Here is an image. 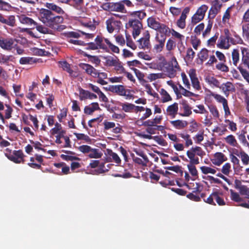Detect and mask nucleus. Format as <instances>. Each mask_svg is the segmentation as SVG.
<instances>
[{"label":"nucleus","instance_id":"obj_11","mask_svg":"<svg viewBox=\"0 0 249 249\" xmlns=\"http://www.w3.org/2000/svg\"><path fill=\"white\" fill-rule=\"evenodd\" d=\"M79 67L82 70H84L87 74L96 78L98 75V71L92 66L87 63H80Z\"/></svg>","mask_w":249,"mask_h":249},{"label":"nucleus","instance_id":"obj_2","mask_svg":"<svg viewBox=\"0 0 249 249\" xmlns=\"http://www.w3.org/2000/svg\"><path fill=\"white\" fill-rule=\"evenodd\" d=\"M242 58L237 68L244 79L249 84V49L241 47Z\"/></svg>","mask_w":249,"mask_h":249},{"label":"nucleus","instance_id":"obj_7","mask_svg":"<svg viewBox=\"0 0 249 249\" xmlns=\"http://www.w3.org/2000/svg\"><path fill=\"white\" fill-rule=\"evenodd\" d=\"M150 35L148 31H145L143 37L138 40V46L140 49L148 50L150 49L151 45L150 41Z\"/></svg>","mask_w":249,"mask_h":249},{"label":"nucleus","instance_id":"obj_37","mask_svg":"<svg viewBox=\"0 0 249 249\" xmlns=\"http://www.w3.org/2000/svg\"><path fill=\"white\" fill-rule=\"evenodd\" d=\"M160 95H161L162 103H166L172 100L170 95L164 89H160Z\"/></svg>","mask_w":249,"mask_h":249},{"label":"nucleus","instance_id":"obj_21","mask_svg":"<svg viewBox=\"0 0 249 249\" xmlns=\"http://www.w3.org/2000/svg\"><path fill=\"white\" fill-rule=\"evenodd\" d=\"M216 46L217 48L221 49H228L231 44L228 43L227 38L224 37V36H221L218 40Z\"/></svg>","mask_w":249,"mask_h":249},{"label":"nucleus","instance_id":"obj_59","mask_svg":"<svg viewBox=\"0 0 249 249\" xmlns=\"http://www.w3.org/2000/svg\"><path fill=\"white\" fill-rule=\"evenodd\" d=\"M212 7L217 11L218 12L220 11L222 4L220 3L219 0H214L212 2Z\"/></svg>","mask_w":249,"mask_h":249},{"label":"nucleus","instance_id":"obj_1","mask_svg":"<svg viewBox=\"0 0 249 249\" xmlns=\"http://www.w3.org/2000/svg\"><path fill=\"white\" fill-rule=\"evenodd\" d=\"M38 18L47 26L58 31H61L66 27L65 25L61 24L64 21L63 17L55 16L48 9L41 8L38 13Z\"/></svg>","mask_w":249,"mask_h":249},{"label":"nucleus","instance_id":"obj_18","mask_svg":"<svg viewBox=\"0 0 249 249\" xmlns=\"http://www.w3.org/2000/svg\"><path fill=\"white\" fill-rule=\"evenodd\" d=\"M159 33H157L155 37L156 40L158 42V44L155 45L154 47V50H156V52H160L162 51L164 46L165 41L166 40V37L164 36L161 35V39L159 38Z\"/></svg>","mask_w":249,"mask_h":249},{"label":"nucleus","instance_id":"obj_56","mask_svg":"<svg viewBox=\"0 0 249 249\" xmlns=\"http://www.w3.org/2000/svg\"><path fill=\"white\" fill-rule=\"evenodd\" d=\"M61 131H64V130L62 129L61 124H59L58 123H56L55 124V127L51 130V133L52 135H54L58 133Z\"/></svg>","mask_w":249,"mask_h":249},{"label":"nucleus","instance_id":"obj_35","mask_svg":"<svg viewBox=\"0 0 249 249\" xmlns=\"http://www.w3.org/2000/svg\"><path fill=\"white\" fill-rule=\"evenodd\" d=\"M231 57L234 66H237L240 59L239 51L238 49H234L231 52Z\"/></svg>","mask_w":249,"mask_h":249},{"label":"nucleus","instance_id":"obj_38","mask_svg":"<svg viewBox=\"0 0 249 249\" xmlns=\"http://www.w3.org/2000/svg\"><path fill=\"white\" fill-rule=\"evenodd\" d=\"M119 105L122 106V110L125 112H131L135 107L134 105L128 103H120Z\"/></svg>","mask_w":249,"mask_h":249},{"label":"nucleus","instance_id":"obj_50","mask_svg":"<svg viewBox=\"0 0 249 249\" xmlns=\"http://www.w3.org/2000/svg\"><path fill=\"white\" fill-rule=\"evenodd\" d=\"M200 169L203 174L207 175L208 174H215L216 170L211 167L203 166L200 167Z\"/></svg>","mask_w":249,"mask_h":249},{"label":"nucleus","instance_id":"obj_42","mask_svg":"<svg viewBox=\"0 0 249 249\" xmlns=\"http://www.w3.org/2000/svg\"><path fill=\"white\" fill-rule=\"evenodd\" d=\"M230 192L231 193V198L232 201L236 202H240L243 200V199L238 193L234 192L232 189H230Z\"/></svg>","mask_w":249,"mask_h":249},{"label":"nucleus","instance_id":"obj_3","mask_svg":"<svg viewBox=\"0 0 249 249\" xmlns=\"http://www.w3.org/2000/svg\"><path fill=\"white\" fill-rule=\"evenodd\" d=\"M11 151V150L9 148L5 149V155L9 160L16 163L24 162V158L25 155L21 150H14L12 154Z\"/></svg>","mask_w":249,"mask_h":249},{"label":"nucleus","instance_id":"obj_16","mask_svg":"<svg viewBox=\"0 0 249 249\" xmlns=\"http://www.w3.org/2000/svg\"><path fill=\"white\" fill-rule=\"evenodd\" d=\"M18 19L21 23L30 26L32 28H34L36 25V22L34 19L24 14L19 15Z\"/></svg>","mask_w":249,"mask_h":249},{"label":"nucleus","instance_id":"obj_23","mask_svg":"<svg viewBox=\"0 0 249 249\" xmlns=\"http://www.w3.org/2000/svg\"><path fill=\"white\" fill-rule=\"evenodd\" d=\"M98 110H101L99 106V104L97 102L91 103L89 106H87L84 108V113L90 115L95 111Z\"/></svg>","mask_w":249,"mask_h":249},{"label":"nucleus","instance_id":"obj_54","mask_svg":"<svg viewBox=\"0 0 249 249\" xmlns=\"http://www.w3.org/2000/svg\"><path fill=\"white\" fill-rule=\"evenodd\" d=\"M191 149L194 152L197 156L203 157L205 155V152L199 146L192 147Z\"/></svg>","mask_w":249,"mask_h":249},{"label":"nucleus","instance_id":"obj_34","mask_svg":"<svg viewBox=\"0 0 249 249\" xmlns=\"http://www.w3.org/2000/svg\"><path fill=\"white\" fill-rule=\"evenodd\" d=\"M83 55L89 59V62L95 64V67H97L100 64L101 60L99 59L98 56L96 55H91L88 54L87 53H84Z\"/></svg>","mask_w":249,"mask_h":249},{"label":"nucleus","instance_id":"obj_60","mask_svg":"<svg viewBox=\"0 0 249 249\" xmlns=\"http://www.w3.org/2000/svg\"><path fill=\"white\" fill-rule=\"evenodd\" d=\"M204 24L203 23H201L195 27L194 29V33L196 36H199L201 34V32L204 29Z\"/></svg>","mask_w":249,"mask_h":249},{"label":"nucleus","instance_id":"obj_20","mask_svg":"<svg viewBox=\"0 0 249 249\" xmlns=\"http://www.w3.org/2000/svg\"><path fill=\"white\" fill-rule=\"evenodd\" d=\"M107 151L108 156L107 160L108 162L114 161L118 164L121 163V160L116 153L113 152L110 149H107Z\"/></svg>","mask_w":249,"mask_h":249},{"label":"nucleus","instance_id":"obj_49","mask_svg":"<svg viewBox=\"0 0 249 249\" xmlns=\"http://www.w3.org/2000/svg\"><path fill=\"white\" fill-rule=\"evenodd\" d=\"M73 134L76 136L78 140H84L86 142L89 143L91 142V139L89 138V137L87 135H85V134L75 132L73 133Z\"/></svg>","mask_w":249,"mask_h":249},{"label":"nucleus","instance_id":"obj_19","mask_svg":"<svg viewBox=\"0 0 249 249\" xmlns=\"http://www.w3.org/2000/svg\"><path fill=\"white\" fill-rule=\"evenodd\" d=\"M178 104L177 103H174L167 107L166 114L174 118L178 114Z\"/></svg>","mask_w":249,"mask_h":249},{"label":"nucleus","instance_id":"obj_15","mask_svg":"<svg viewBox=\"0 0 249 249\" xmlns=\"http://www.w3.org/2000/svg\"><path fill=\"white\" fill-rule=\"evenodd\" d=\"M14 43V40L12 38H4L0 37V47L5 50H11Z\"/></svg>","mask_w":249,"mask_h":249},{"label":"nucleus","instance_id":"obj_33","mask_svg":"<svg viewBox=\"0 0 249 249\" xmlns=\"http://www.w3.org/2000/svg\"><path fill=\"white\" fill-rule=\"evenodd\" d=\"M155 30L160 33L161 34V35L164 36L165 37L166 35L169 34L170 33V28L163 23H160V25L158 26V29H156Z\"/></svg>","mask_w":249,"mask_h":249},{"label":"nucleus","instance_id":"obj_30","mask_svg":"<svg viewBox=\"0 0 249 249\" xmlns=\"http://www.w3.org/2000/svg\"><path fill=\"white\" fill-rule=\"evenodd\" d=\"M59 67L62 68V69L71 75L73 71L71 69V65L66 61H59L58 62Z\"/></svg>","mask_w":249,"mask_h":249},{"label":"nucleus","instance_id":"obj_22","mask_svg":"<svg viewBox=\"0 0 249 249\" xmlns=\"http://www.w3.org/2000/svg\"><path fill=\"white\" fill-rule=\"evenodd\" d=\"M39 62V59L34 57H22L19 60L21 65H33Z\"/></svg>","mask_w":249,"mask_h":249},{"label":"nucleus","instance_id":"obj_17","mask_svg":"<svg viewBox=\"0 0 249 249\" xmlns=\"http://www.w3.org/2000/svg\"><path fill=\"white\" fill-rule=\"evenodd\" d=\"M234 188L239 191L242 196H245L249 191V188L243 185L241 180L236 179L234 184Z\"/></svg>","mask_w":249,"mask_h":249},{"label":"nucleus","instance_id":"obj_61","mask_svg":"<svg viewBox=\"0 0 249 249\" xmlns=\"http://www.w3.org/2000/svg\"><path fill=\"white\" fill-rule=\"evenodd\" d=\"M213 198L219 205L222 206L225 204L224 199L221 197H220L218 192H214V195Z\"/></svg>","mask_w":249,"mask_h":249},{"label":"nucleus","instance_id":"obj_28","mask_svg":"<svg viewBox=\"0 0 249 249\" xmlns=\"http://www.w3.org/2000/svg\"><path fill=\"white\" fill-rule=\"evenodd\" d=\"M234 153L241 158L243 164L246 165L249 164V156L245 152L241 150L239 152L238 150H236Z\"/></svg>","mask_w":249,"mask_h":249},{"label":"nucleus","instance_id":"obj_9","mask_svg":"<svg viewBox=\"0 0 249 249\" xmlns=\"http://www.w3.org/2000/svg\"><path fill=\"white\" fill-rule=\"evenodd\" d=\"M105 89L111 92L116 93L117 94L122 96L125 95V92L128 91L130 92V90H126L125 89L123 85H110L108 88H106Z\"/></svg>","mask_w":249,"mask_h":249},{"label":"nucleus","instance_id":"obj_26","mask_svg":"<svg viewBox=\"0 0 249 249\" xmlns=\"http://www.w3.org/2000/svg\"><path fill=\"white\" fill-rule=\"evenodd\" d=\"M171 124L177 129H183L188 125V122L186 121L177 120L170 121Z\"/></svg>","mask_w":249,"mask_h":249},{"label":"nucleus","instance_id":"obj_48","mask_svg":"<svg viewBox=\"0 0 249 249\" xmlns=\"http://www.w3.org/2000/svg\"><path fill=\"white\" fill-rule=\"evenodd\" d=\"M210 95L213 97L218 103H222V105L227 102V100L220 94L211 92Z\"/></svg>","mask_w":249,"mask_h":249},{"label":"nucleus","instance_id":"obj_36","mask_svg":"<svg viewBox=\"0 0 249 249\" xmlns=\"http://www.w3.org/2000/svg\"><path fill=\"white\" fill-rule=\"evenodd\" d=\"M209 51L206 48L202 49L198 53V57L201 63L206 61L209 57Z\"/></svg>","mask_w":249,"mask_h":249},{"label":"nucleus","instance_id":"obj_31","mask_svg":"<svg viewBox=\"0 0 249 249\" xmlns=\"http://www.w3.org/2000/svg\"><path fill=\"white\" fill-rule=\"evenodd\" d=\"M182 105L184 112L183 113H179V115L183 117L189 116L192 113L191 107L186 101H183Z\"/></svg>","mask_w":249,"mask_h":249},{"label":"nucleus","instance_id":"obj_10","mask_svg":"<svg viewBox=\"0 0 249 249\" xmlns=\"http://www.w3.org/2000/svg\"><path fill=\"white\" fill-rule=\"evenodd\" d=\"M189 11L190 8L188 7H185L183 9L179 19L177 21V25L178 28L181 29H183L185 28L186 19L187 18V15L189 13Z\"/></svg>","mask_w":249,"mask_h":249},{"label":"nucleus","instance_id":"obj_46","mask_svg":"<svg viewBox=\"0 0 249 249\" xmlns=\"http://www.w3.org/2000/svg\"><path fill=\"white\" fill-rule=\"evenodd\" d=\"M12 8V6L9 3L3 0H0V10L9 11Z\"/></svg>","mask_w":249,"mask_h":249},{"label":"nucleus","instance_id":"obj_45","mask_svg":"<svg viewBox=\"0 0 249 249\" xmlns=\"http://www.w3.org/2000/svg\"><path fill=\"white\" fill-rule=\"evenodd\" d=\"M226 62H221L215 65L217 70L224 72H227L229 71V67L226 65Z\"/></svg>","mask_w":249,"mask_h":249},{"label":"nucleus","instance_id":"obj_14","mask_svg":"<svg viewBox=\"0 0 249 249\" xmlns=\"http://www.w3.org/2000/svg\"><path fill=\"white\" fill-rule=\"evenodd\" d=\"M189 74L193 88L197 90H200L201 89V87L200 86V83L198 81V79L196 77V70H190Z\"/></svg>","mask_w":249,"mask_h":249},{"label":"nucleus","instance_id":"obj_24","mask_svg":"<svg viewBox=\"0 0 249 249\" xmlns=\"http://www.w3.org/2000/svg\"><path fill=\"white\" fill-rule=\"evenodd\" d=\"M105 39L100 36H97L95 38L94 41L96 43L98 49H100L104 50L106 52H109V49L106 44H105L103 41Z\"/></svg>","mask_w":249,"mask_h":249},{"label":"nucleus","instance_id":"obj_40","mask_svg":"<svg viewBox=\"0 0 249 249\" xmlns=\"http://www.w3.org/2000/svg\"><path fill=\"white\" fill-rule=\"evenodd\" d=\"M226 142L232 146H237L238 143L235 137L232 135H230L224 138Z\"/></svg>","mask_w":249,"mask_h":249},{"label":"nucleus","instance_id":"obj_57","mask_svg":"<svg viewBox=\"0 0 249 249\" xmlns=\"http://www.w3.org/2000/svg\"><path fill=\"white\" fill-rule=\"evenodd\" d=\"M208 108L210 112L212 114L213 116L215 118H219V114L218 111L216 108V107L213 105H211L208 106Z\"/></svg>","mask_w":249,"mask_h":249},{"label":"nucleus","instance_id":"obj_32","mask_svg":"<svg viewBox=\"0 0 249 249\" xmlns=\"http://www.w3.org/2000/svg\"><path fill=\"white\" fill-rule=\"evenodd\" d=\"M147 21L148 26L155 30L158 29V26L160 24V23L153 17L148 18Z\"/></svg>","mask_w":249,"mask_h":249},{"label":"nucleus","instance_id":"obj_5","mask_svg":"<svg viewBox=\"0 0 249 249\" xmlns=\"http://www.w3.org/2000/svg\"><path fill=\"white\" fill-rule=\"evenodd\" d=\"M105 61V65L108 67H114L116 71H121L124 70V68L122 65V62L119 60L118 57L114 56H107L104 57Z\"/></svg>","mask_w":249,"mask_h":249},{"label":"nucleus","instance_id":"obj_13","mask_svg":"<svg viewBox=\"0 0 249 249\" xmlns=\"http://www.w3.org/2000/svg\"><path fill=\"white\" fill-rule=\"evenodd\" d=\"M227 160L226 156L221 152H216L213 155V158L211 159L212 163L216 166H220L222 163Z\"/></svg>","mask_w":249,"mask_h":249},{"label":"nucleus","instance_id":"obj_29","mask_svg":"<svg viewBox=\"0 0 249 249\" xmlns=\"http://www.w3.org/2000/svg\"><path fill=\"white\" fill-rule=\"evenodd\" d=\"M188 158L190 159V163L191 164H199V159L196 156V153L191 149L186 152Z\"/></svg>","mask_w":249,"mask_h":249},{"label":"nucleus","instance_id":"obj_6","mask_svg":"<svg viewBox=\"0 0 249 249\" xmlns=\"http://www.w3.org/2000/svg\"><path fill=\"white\" fill-rule=\"evenodd\" d=\"M126 25L132 28V33L134 38L140 34L141 30L142 29V24L138 19L129 20Z\"/></svg>","mask_w":249,"mask_h":249},{"label":"nucleus","instance_id":"obj_58","mask_svg":"<svg viewBox=\"0 0 249 249\" xmlns=\"http://www.w3.org/2000/svg\"><path fill=\"white\" fill-rule=\"evenodd\" d=\"M170 66H171V68H174L178 71H180L181 70L180 66L178 65L177 59L175 56L172 57L171 58L170 61Z\"/></svg>","mask_w":249,"mask_h":249},{"label":"nucleus","instance_id":"obj_43","mask_svg":"<svg viewBox=\"0 0 249 249\" xmlns=\"http://www.w3.org/2000/svg\"><path fill=\"white\" fill-rule=\"evenodd\" d=\"M16 20L15 16L10 15L8 17L7 19L5 18L3 24H5L9 26L14 27L16 25Z\"/></svg>","mask_w":249,"mask_h":249},{"label":"nucleus","instance_id":"obj_51","mask_svg":"<svg viewBox=\"0 0 249 249\" xmlns=\"http://www.w3.org/2000/svg\"><path fill=\"white\" fill-rule=\"evenodd\" d=\"M105 42L107 45L108 46L109 48L113 52L117 53H119L120 50L119 48L117 46L112 44L108 39L105 38Z\"/></svg>","mask_w":249,"mask_h":249},{"label":"nucleus","instance_id":"obj_55","mask_svg":"<svg viewBox=\"0 0 249 249\" xmlns=\"http://www.w3.org/2000/svg\"><path fill=\"white\" fill-rule=\"evenodd\" d=\"M170 32L171 33L172 36L175 38L178 39L179 41V42L181 44H182V40L184 38V36L181 35L176 31H175L174 29H172L171 30H170Z\"/></svg>","mask_w":249,"mask_h":249},{"label":"nucleus","instance_id":"obj_44","mask_svg":"<svg viewBox=\"0 0 249 249\" xmlns=\"http://www.w3.org/2000/svg\"><path fill=\"white\" fill-rule=\"evenodd\" d=\"M208 9V6L207 5L203 4L197 9L196 13L202 17V18H204L205 13Z\"/></svg>","mask_w":249,"mask_h":249},{"label":"nucleus","instance_id":"obj_4","mask_svg":"<svg viewBox=\"0 0 249 249\" xmlns=\"http://www.w3.org/2000/svg\"><path fill=\"white\" fill-rule=\"evenodd\" d=\"M78 150L84 154H89L91 159H98L102 157L103 153L99 149L92 148L88 145H82L78 147Z\"/></svg>","mask_w":249,"mask_h":249},{"label":"nucleus","instance_id":"obj_39","mask_svg":"<svg viewBox=\"0 0 249 249\" xmlns=\"http://www.w3.org/2000/svg\"><path fill=\"white\" fill-rule=\"evenodd\" d=\"M79 92V99L80 101H84L89 99V91L83 89L80 87L78 88Z\"/></svg>","mask_w":249,"mask_h":249},{"label":"nucleus","instance_id":"obj_41","mask_svg":"<svg viewBox=\"0 0 249 249\" xmlns=\"http://www.w3.org/2000/svg\"><path fill=\"white\" fill-rule=\"evenodd\" d=\"M206 82L208 83V84L210 85H213V86L219 88L220 87V82L219 81L215 78L213 76H209L206 78L205 79Z\"/></svg>","mask_w":249,"mask_h":249},{"label":"nucleus","instance_id":"obj_12","mask_svg":"<svg viewBox=\"0 0 249 249\" xmlns=\"http://www.w3.org/2000/svg\"><path fill=\"white\" fill-rule=\"evenodd\" d=\"M220 89L222 90L226 96H229L230 92H234L235 88L234 85L231 82H227L225 83H223L220 86Z\"/></svg>","mask_w":249,"mask_h":249},{"label":"nucleus","instance_id":"obj_8","mask_svg":"<svg viewBox=\"0 0 249 249\" xmlns=\"http://www.w3.org/2000/svg\"><path fill=\"white\" fill-rule=\"evenodd\" d=\"M107 29L109 33H112L114 30L119 31L122 26V23L120 20H115L110 18L106 20Z\"/></svg>","mask_w":249,"mask_h":249},{"label":"nucleus","instance_id":"obj_64","mask_svg":"<svg viewBox=\"0 0 249 249\" xmlns=\"http://www.w3.org/2000/svg\"><path fill=\"white\" fill-rule=\"evenodd\" d=\"M203 19V18L202 17L196 13L192 17L191 22L193 25H195Z\"/></svg>","mask_w":249,"mask_h":249},{"label":"nucleus","instance_id":"obj_53","mask_svg":"<svg viewBox=\"0 0 249 249\" xmlns=\"http://www.w3.org/2000/svg\"><path fill=\"white\" fill-rule=\"evenodd\" d=\"M196 164H197L189 163L187 165V167L188 168L189 172L192 175V176H194V177H196L198 175L197 171L195 166V165H196Z\"/></svg>","mask_w":249,"mask_h":249},{"label":"nucleus","instance_id":"obj_47","mask_svg":"<svg viewBox=\"0 0 249 249\" xmlns=\"http://www.w3.org/2000/svg\"><path fill=\"white\" fill-rule=\"evenodd\" d=\"M133 70H134L137 77L140 81L141 84L142 85H144V84L146 83L147 81L144 79V75L143 73L137 69L134 68Z\"/></svg>","mask_w":249,"mask_h":249},{"label":"nucleus","instance_id":"obj_25","mask_svg":"<svg viewBox=\"0 0 249 249\" xmlns=\"http://www.w3.org/2000/svg\"><path fill=\"white\" fill-rule=\"evenodd\" d=\"M46 7L50 11L56 12L58 14L63 15L65 11L59 6L53 3H46Z\"/></svg>","mask_w":249,"mask_h":249},{"label":"nucleus","instance_id":"obj_52","mask_svg":"<svg viewBox=\"0 0 249 249\" xmlns=\"http://www.w3.org/2000/svg\"><path fill=\"white\" fill-rule=\"evenodd\" d=\"M231 171V165L230 163L227 162L223 165L221 169V172L223 174L228 176Z\"/></svg>","mask_w":249,"mask_h":249},{"label":"nucleus","instance_id":"obj_27","mask_svg":"<svg viewBox=\"0 0 249 249\" xmlns=\"http://www.w3.org/2000/svg\"><path fill=\"white\" fill-rule=\"evenodd\" d=\"M112 11H115L117 12L125 13L126 9L125 7L122 3L121 1L117 2H112Z\"/></svg>","mask_w":249,"mask_h":249},{"label":"nucleus","instance_id":"obj_63","mask_svg":"<svg viewBox=\"0 0 249 249\" xmlns=\"http://www.w3.org/2000/svg\"><path fill=\"white\" fill-rule=\"evenodd\" d=\"M181 76L185 87H186L187 89H190L191 88V85L186 74L184 72H182L181 73Z\"/></svg>","mask_w":249,"mask_h":249},{"label":"nucleus","instance_id":"obj_62","mask_svg":"<svg viewBox=\"0 0 249 249\" xmlns=\"http://www.w3.org/2000/svg\"><path fill=\"white\" fill-rule=\"evenodd\" d=\"M195 53L191 48H189L187 50L186 58L188 61H192L194 58Z\"/></svg>","mask_w":249,"mask_h":249}]
</instances>
